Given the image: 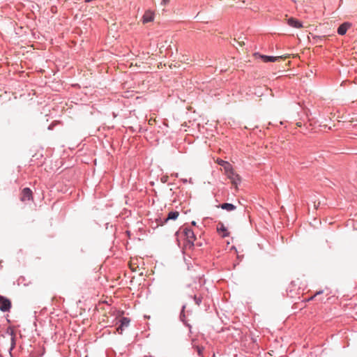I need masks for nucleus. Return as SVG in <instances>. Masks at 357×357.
<instances>
[{"instance_id":"nucleus-9","label":"nucleus","mask_w":357,"mask_h":357,"mask_svg":"<svg viewBox=\"0 0 357 357\" xmlns=\"http://www.w3.org/2000/svg\"><path fill=\"white\" fill-rule=\"evenodd\" d=\"M287 24L290 26L297 28V29L301 28L303 26L302 23L300 21H298L296 19L293 18V17H290L288 19Z\"/></svg>"},{"instance_id":"nucleus-6","label":"nucleus","mask_w":357,"mask_h":357,"mask_svg":"<svg viewBox=\"0 0 357 357\" xmlns=\"http://www.w3.org/2000/svg\"><path fill=\"white\" fill-rule=\"evenodd\" d=\"M217 231L218 234L222 237L225 238L229 236V233L227 231V229L225 227L224 224L222 222H219L217 225Z\"/></svg>"},{"instance_id":"nucleus-14","label":"nucleus","mask_w":357,"mask_h":357,"mask_svg":"<svg viewBox=\"0 0 357 357\" xmlns=\"http://www.w3.org/2000/svg\"><path fill=\"white\" fill-rule=\"evenodd\" d=\"M193 349L197 353L199 356H202L204 347L193 344Z\"/></svg>"},{"instance_id":"nucleus-10","label":"nucleus","mask_w":357,"mask_h":357,"mask_svg":"<svg viewBox=\"0 0 357 357\" xmlns=\"http://www.w3.org/2000/svg\"><path fill=\"white\" fill-rule=\"evenodd\" d=\"M218 207L221 208L222 209L226 210L227 211H232L236 208V206L235 205L230 203L221 204L219 206H218Z\"/></svg>"},{"instance_id":"nucleus-3","label":"nucleus","mask_w":357,"mask_h":357,"mask_svg":"<svg viewBox=\"0 0 357 357\" xmlns=\"http://www.w3.org/2000/svg\"><path fill=\"white\" fill-rule=\"evenodd\" d=\"M20 200L22 202L33 200V192L29 188H24L22 190Z\"/></svg>"},{"instance_id":"nucleus-8","label":"nucleus","mask_w":357,"mask_h":357,"mask_svg":"<svg viewBox=\"0 0 357 357\" xmlns=\"http://www.w3.org/2000/svg\"><path fill=\"white\" fill-rule=\"evenodd\" d=\"M119 321L120 325L117 328V331L119 332V333H121L122 331L124 330V328L128 326L130 322V319L128 317H122Z\"/></svg>"},{"instance_id":"nucleus-5","label":"nucleus","mask_w":357,"mask_h":357,"mask_svg":"<svg viewBox=\"0 0 357 357\" xmlns=\"http://www.w3.org/2000/svg\"><path fill=\"white\" fill-rule=\"evenodd\" d=\"M154 20V13L150 10H146L142 16L143 24L153 22Z\"/></svg>"},{"instance_id":"nucleus-11","label":"nucleus","mask_w":357,"mask_h":357,"mask_svg":"<svg viewBox=\"0 0 357 357\" xmlns=\"http://www.w3.org/2000/svg\"><path fill=\"white\" fill-rule=\"evenodd\" d=\"M6 333L11 336L10 340H11V347L10 350H13L15 347V333L13 331V329L9 328L7 329Z\"/></svg>"},{"instance_id":"nucleus-24","label":"nucleus","mask_w":357,"mask_h":357,"mask_svg":"<svg viewBox=\"0 0 357 357\" xmlns=\"http://www.w3.org/2000/svg\"><path fill=\"white\" fill-rule=\"evenodd\" d=\"M186 326L189 328V329L190 330L191 328V326L190 324H186Z\"/></svg>"},{"instance_id":"nucleus-15","label":"nucleus","mask_w":357,"mask_h":357,"mask_svg":"<svg viewBox=\"0 0 357 357\" xmlns=\"http://www.w3.org/2000/svg\"><path fill=\"white\" fill-rule=\"evenodd\" d=\"M192 298L197 305L199 306L201 305L202 302V296L195 295L192 296Z\"/></svg>"},{"instance_id":"nucleus-16","label":"nucleus","mask_w":357,"mask_h":357,"mask_svg":"<svg viewBox=\"0 0 357 357\" xmlns=\"http://www.w3.org/2000/svg\"><path fill=\"white\" fill-rule=\"evenodd\" d=\"M223 167H224V169H225L227 176L229 175V173L230 172V171H233V169L230 164H229V167L227 165H224Z\"/></svg>"},{"instance_id":"nucleus-17","label":"nucleus","mask_w":357,"mask_h":357,"mask_svg":"<svg viewBox=\"0 0 357 357\" xmlns=\"http://www.w3.org/2000/svg\"><path fill=\"white\" fill-rule=\"evenodd\" d=\"M218 164L222 167L224 165H227L228 167L229 166V163L228 162L222 160H220V161H218Z\"/></svg>"},{"instance_id":"nucleus-1","label":"nucleus","mask_w":357,"mask_h":357,"mask_svg":"<svg viewBox=\"0 0 357 357\" xmlns=\"http://www.w3.org/2000/svg\"><path fill=\"white\" fill-rule=\"evenodd\" d=\"M177 236H183L185 239V248H192L194 245V242L196 240L195 231L190 228V226L183 225L178 231L176 233Z\"/></svg>"},{"instance_id":"nucleus-20","label":"nucleus","mask_w":357,"mask_h":357,"mask_svg":"<svg viewBox=\"0 0 357 357\" xmlns=\"http://www.w3.org/2000/svg\"><path fill=\"white\" fill-rule=\"evenodd\" d=\"M167 176H162V177L161 178V181H162V183H165V182H167Z\"/></svg>"},{"instance_id":"nucleus-4","label":"nucleus","mask_w":357,"mask_h":357,"mask_svg":"<svg viewBox=\"0 0 357 357\" xmlns=\"http://www.w3.org/2000/svg\"><path fill=\"white\" fill-rule=\"evenodd\" d=\"M351 27V23L346 22L342 23L337 30V32L340 36H344L347 30Z\"/></svg>"},{"instance_id":"nucleus-7","label":"nucleus","mask_w":357,"mask_h":357,"mask_svg":"<svg viewBox=\"0 0 357 357\" xmlns=\"http://www.w3.org/2000/svg\"><path fill=\"white\" fill-rule=\"evenodd\" d=\"M227 177L231 180L232 184L237 185L241 182V177L234 171H230Z\"/></svg>"},{"instance_id":"nucleus-21","label":"nucleus","mask_w":357,"mask_h":357,"mask_svg":"<svg viewBox=\"0 0 357 357\" xmlns=\"http://www.w3.org/2000/svg\"><path fill=\"white\" fill-rule=\"evenodd\" d=\"M181 181L183 182V183H188V180L186 178H181Z\"/></svg>"},{"instance_id":"nucleus-22","label":"nucleus","mask_w":357,"mask_h":357,"mask_svg":"<svg viewBox=\"0 0 357 357\" xmlns=\"http://www.w3.org/2000/svg\"><path fill=\"white\" fill-rule=\"evenodd\" d=\"M191 225L193 226H196L197 223L195 221H192Z\"/></svg>"},{"instance_id":"nucleus-13","label":"nucleus","mask_w":357,"mask_h":357,"mask_svg":"<svg viewBox=\"0 0 357 357\" xmlns=\"http://www.w3.org/2000/svg\"><path fill=\"white\" fill-rule=\"evenodd\" d=\"M179 215L178 211H171L168 213L167 217L165 219V222H167L169 220H176Z\"/></svg>"},{"instance_id":"nucleus-18","label":"nucleus","mask_w":357,"mask_h":357,"mask_svg":"<svg viewBox=\"0 0 357 357\" xmlns=\"http://www.w3.org/2000/svg\"><path fill=\"white\" fill-rule=\"evenodd\" d=\"M323 293V291H317L313 296H312L310 300H312L314 297L317 296L319 294H321Z\"/></svg>"},{"instance_id":"nucleus-25","label":"nucleus","mask_w":357,"mask_h":357,"mask_svg":"<svg viewBox=\"0 0 357 357\" xmlns=\"http://www.w3.org/2000/svg\"><path fill=\"white\" fill-rule=\"evenodd\" d=\"M144 357H153V356H144Z\"/></svg>"},{"instance_id":"nucleus-2","label":"nucleus","mask_w":357,"mask_h":357,"mask_svg":"<svg viewBox=\"0 0 357 357\" xmlns=\"http://www.w3.org/2000/svg\"><path fill=\"white\" fill-rule=\"evenodd\" d=\"M12 307L11 301L9 298L0 295V310L3 312H10Z\"/></svg>"},{"instance_id":"nucleus-12","label":"nucleus","mask_w":357,"mask_h":357,"mask_svg":"<svg viewBox=\"0 0 357 357\" xmlns=\"http://www.w3.org/2000/svg\"><path fill=\"white\" fill-rule=\"evenodd\" d=\"M261 58L262 59L264 62H275L278 61L280 56H266V55H261Z\"/></svg>"},{"instance_id":"nucleus-23","label":"nucleus","mask_w":357,"mask_h":357,"mask_svg":"<svg viewBox=\"0 0 357 357\" xmlns=\"http://www.w3.org/2000/svg\"><path fill=\"white\" fill-rule=\"evenodd\" d=\"M185 305H183V307H182V312H181V316L182 315V313L183 312V311H184V310H185Z\"/></svg>"},{"instance_id":"nucleus-19","label":"nucleus","mask_w":357,"mask_h":357,"mask_svg":"<svg viewBox=\"0 0 357 357\" xmlns=\"http://www.w3.org/2000/svg\"><path fill=\"white\" fill-rule=\"evenodd\" d=\"M170 0H162L161 4L162 5H167L169 3Z\"/></svg>"}]
</instances>
